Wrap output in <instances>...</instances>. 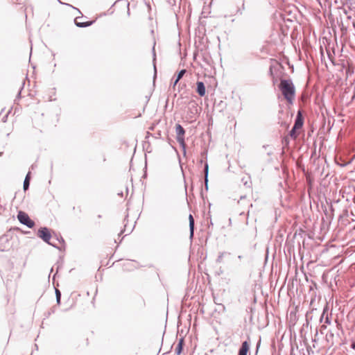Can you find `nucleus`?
Masks as SVG:
<instances>
[{
  "mask_svg": "<svg viewBox=\"0 0 355 355\" xmlns=\"http://www.w3.org/2000/svg\"><path fill=\"white\" fill-rule=\"evenodd\" d=\"M37 236L41 238L44 241L49 243L51 235L49 230L46 227L41 228L37 232Z\"/></svg>",
  "mask_w": 355,
  "mask_h": 355,
  "instance_id": "nucleus-3",
  "label": "nucleus"
},
{
  "mask_svg": "<svg viewBox=\"0 0 355 355\" xmlns=\"http://www.w3.org/2000/svg\"><path fill=\"white\" fill-rule=\"evenodd\" d=\"M184 340L183 339H180L178 344L175 347V352L178 355H180L182 352L183 348Z\"/></svg>",
  "mask_w": 355,
  "mask_h": 355,
  "instance_id": "nucleus-10",
  "label": "nucleus"
},
{
  "mask_svg": "<svg viewBox=\"0 0 355 355\" xmlns=\"http://www.w3.org/2000/svg\"><path fill=\"white\" fill-rule=\"evenodd\" d=\"M285 141H286V142H288V139H287V138H285Z\"/></svg>",
  "mask_w": 355,
  "mask_h": 355,
  "instance_id": "nucleus-18",
  "label": "nucleus"
},
{
  "mask_svg": "<svg viewBox=\"0 0 355 355\" xmlns=\"http://www.w3.org/2000/svg\"><path fill=\"white\" fill-rule=\"evenodd\" d=\"M29 183H30V173H28L26 178H25V180H24V190H27L28 187H29Z\"/></svg>",
  "mask_w": 355,
  "mask_h": 355,
  "instance_id": "nucleus-12",
  "label": "nucleus"
},
{
  "mask_svg": "<svg viewBox=\"0 0 355 355\" xmlns=\"http://www.w3.org/2000/svg\"><path fill=\"white\" fill-rule=\"evenodd\" d=\"M75 24L78 27H87L93 24V21H83L81 17H76L74 20Z\"/></svg>",
  "mask_w": 355,
  "mask_h": 355,
  "instance_id": "nucleus-6",
  "label": "nucleus"
},
{
  "mask_svg": "<svg viewBox=\"0 0 355 355\" xmlns=\"http://www.w3.org/2000/svg\"><path fill=\"white\" fill-rule=\"evenodd\" d=\"M325 322L327 323V324H330V320H329V318L328 317L326 318Z\"/></svg>",
  "mask_w": 355,
  "mask_h": 355,
  "instance_id": "nucleus-17",
  "label": "nucleus"
},
{
  "mask_svg": "<svg viewBox=\"0 0 355 355\" xmlns=\"http://www.w3.org/2000/svg\"><path fill=\"white\" fill-rule=\"evenodd\" d=\"M55 293H56L57 302H58V304H60V297H61L60 291L58 289H56L55 290Z\"/></svg>",
  "mask_w": 355,
  "mask_h": 355,
  "instance_id": "nucleus-14",
  "label": "nucleus"
},
{
  "mask_svg": "<svg viewBox=\"0 0 355 355\" xmlns=\"http://www.w3.org/2000/svg\"><path fill=\"white\" fill-rule=\"evenodd\" d=\"M175 131L177 134V140L180 144H183L184 141V130L182 127L181 125L177 124L175 126Z\"/></svg>",
  "mask_w": 355,
  "mask_h": 355,
  "instance_id": "nucleus-4",
  "label": "nucleus"
},
{
  "mask_svg": "<svg viewBox=\"0 0 355 355\" xmlns=\"http://www.w3.org/2000/svg\"><path fill=\"white\" fill-rule=\"evenodd\" d=\"M189 227H190V236L193 237L194 229V219L191 214L189 216Z\"/></svg>",
  "mask_w": 355,
  "mask_h": 355,
  "instance_id": "nucleus-9",
  "label": "nucleus"
},
{
  "mask_svg": "<svg viewBox=\"0 0 355 355\" xmlns=\"http://www.w3.org/2000/svg\"><path fill=\"white\" fill-rule=\"evenodd\" d=\"M250 345L247 341H244L242 343L241 347L239 349V355H247L248 352L249 351Z\"/></svg>",
  "mask_w": 355,
  "mask_h": 355,
  "instance_id": "nucleus-8",
  "label": "nucleus"
},
{
  "mask_svg": "<svg viewBox=\"0 0 355 355\" xmlns=\"http://www.w3.org/2000/svg\"><path fill=\"white\" fill-rule=\"evenodd\" d=\"M17 218L19 222L28 227H33L35 223L29 218L28 215L24 211H19L17 214Z\"/></svg>",
  "mask_w": 355,
  "mask_h": 355,
  "instance_id": "nucleus-2",
  "label": "nucleus"
},
{
  "mask_svg": "<svg viewBox=\"0 0 355 355\" xmlns=\"http://www.w3.org/2000/svg\"><path fill=\"white\" fill-rule=\"evenodd\" d=\"M351 347L355 350V339L352 340Z\"/></svg>",
  "mask_w": 355,
  "mask_h": 355,
  "instance_id": "nucleus-16",
  "label": "nucleus"
},
{
  "mask_svg": "<svg viewBox=\"0 0 355 355\" xmlns=\"http://www.w3.org/2000/svg\"><path fill=\"white\" fill-rule=\"evenodd\" d=\"M197 88L196 92L200 96H204L206 94V89L202 82L198 81L196 83Z\"/></svg>",
  "mask_w": 355,
  "mask_h": 355,
  "instance_id": "nucleus-7",
  "label": "nucleus"
},
{
  "mask_svg": "<svg viewBox=\"0 0 355 355\" xmlns=\"http://www.w3.org/2000/svg\"><path fill=\"white\" fill-rule=\"evenodd\" d=\"M185 72H186V70H185V69H182V70H181V71L179 72V73H178V76H177V78H176V80H175V83H174V84H175V85H176V84L178 83V81L182 78V77L184 76V74L185 73Z\"/></svg>",
  "mask_w": 355,
  "mask_h": 355,
  "instance_id": "nucleus-13",
  "label": "nucleus"
},
{
  "mask_svg": "<svg viewBox=\"0 0 355 355\" xmlns=\"http://www.w3.org/2000/svg\"><path fill=\"white\" fill-rule=\"evenodd\" d=\"M282 94L288 104H293L295 98V87L291 79H282L278 86Z\"/></svg>",
  "mask_w": 355,
  "mask_h": 355,
  "instance_id": "nucleus-1",
  "label": "nucleus"
},
{
  "mask_svg": "<svg viewBox=\"0 0 355 355\" xmlns=\"http://www.w3.org/2000/svg\"><path fill=\"white\" fill-rule=\"evenodd\" d=\"M299 130L298 129H294V127H293L292 130L289 132V136L293 139H295L298 135L299 132H297Z\"/></svg>",
  "mask_w": 355,
  "mask_h": 355,
  "instance_id": "nucleus-11",
  "label": "nucleus"
},
{
  "mask_svg": "<svg viewBox=\"0 0 355 355\" xmlns=\"http://www.w3.org/2000/svg\"><path fill=\"white\" fill-rule=\"evenodd\" d=\"M303 118H302V114L301 112L299 111L298 113H297V117L295 119V124H294V129H301L302 125H303Z\"/></svg>",
  "mask_w": 355,
  "mask_h": 355,
  "instance_id": "nucleus-5",
  "label": "nucleus"
},
{
  "mask_svg": "<svg viewBox=\"0 0 355 355\" xmlns=\"http://www.w3.org/2000/svg\"><path fill=\"white\" fill-rule=\"evenodd\" d=\"M1 239L8 241V235H7V234L3 235L1 236Z\"/></svg>",
  "mask_w": 355,
  "mask_h": 355,
  "instance_id": "nucleus-15",
  "label": "nucleus"
}]
</instances>
